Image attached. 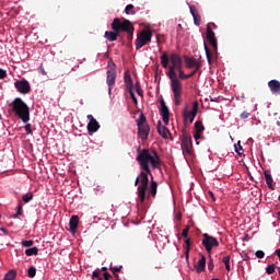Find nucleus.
I'll return each mask as SVG.
<instances>
[{"mask_svg":"<svg viewBox=\"0 0 280 280\" xmlns=\"http://www.w3.org/2000/svg\"><path fill=\"white\" fill-rule=\"evenodd\" d=\"M136 161H138L141 168L139 176L135 180V187H138V205H144L145 200L150 198V195L152 196V198H156L159 183L152 180L150 186V178H153L150 164L153 170H161V158L159 156V153H156V151L143 149L139 151Z\"/></svg>","mask_w":280,"mask_h":280,"instance_id":"obj_1","label":"nucleus"},{"mask_svg":"<svg viewBox=\"0 0 280 280\" xmlns=\"http://www.w3.org/2000/svg\"><path fill=\"white\" fill-rule=\"evenodd\" d=\"M166 75L171 80V89L174 95L175 106H180V98L183 97V83L180 82V80H178V77H176V69L174 68V66L168 67V72L166 73Z\"/></svg>","mask_w":280,"mask_h":280,"instance_id":"obj_2","label":"nucleus"},{"mask_svg":"<svg viewBox=\"0 0 280 280\" xmlns=\"http://www.w3.org/2000/svg\"><path fill=\"white\" fill-rule=\"evenodd\" d=\"M10 113H14L19 119L23 121V124H27L30 121V106L23 102L22 98H15L12 103L9 105Z\"/></svg>","mask_w":280,"mask_h":280,"instance_id":"obj_3","label":"nucleus"},{"mask_svg":"<svg viewBox=\"0 0 280 280\" xmlns=\"http://www.w3.org/2000/svg\"><path fill=\"white\" fill-rule=\"evenodd\" d=\"M121 25L122 22L119 18L114 19L112 23L113 31H106L104 38H106V40H109V43H115V40H117V38H119V36L121 35Z\"/></svg>","mask_w":280,"mask_h":280,"instance_id":"obj_4","label":"nucleus"},{"mask_svg":"<svg viewBox=\"0 0 280 280\" xmlns=\"http://www.w3.org/2000/svg\"><path fill=\"white\" fill-rule=\"evenodd\" d=\"M213 30H218V25L213 22L208 23L206 38L210 43L213 54H218V38Z\"/></svg>","mask_w":280,"mask_h":280,"instance_id":"obj_5","label":"nucleus"},{"mask_svg":"<svg viewBox=\"0 0 280 280\" xmlns=\"http://www.w3.org/2000/svg\"><path fill=\"white\" fill-rule=\"evenodd\" d=\"M180 140L183 154H188V156H191L194 154V144L191 142V136L187 133V130H183Z\"/></svg>","mask_w":280,"mask_h":280,"instance_id":"obj_6","label":"nucleus"},{"mask_svg":"<svg viewBox=\"0 0 280 280\" xmlns=\"http://www.w3.org/2000/svg\"><path fill=\"white\" fill-rule=\"evenodd\" d=\"M152 40V31L148 30V31H142L136 39V49L139 51V49H141V47H145V45H148V43H150Z\"/></svg>","mask_w":280,"mask_h":280,"instance_id":"obj_7","label":"nucleus"},{"mask_svg":"<svg viewBox=\"0 0 280 280\" xmlns=\"http://www.w3.org/2000/svg\"><path fill=\"white\" fill-rule=\"evenodd\" d=\"M202 246H205L207 253L211 254L214 247L220 246L218 238L209 235L208 233L202 234Z\"/></svg>","mask_w":280,"mask_h":280,"instance_id":"obj_8","label":"nucleus"},{"mask_svg":"<svg viewBox=\"0 0 280 280\" xmlns=\"http://www.w3.org/2000/svg\"><path fill=\"white\" fill-rule=\"evenodd\" d=\"M198 101H195L192 103V109L191 112L187 110V108H185L183 110V117L185 121H189V124H194V119H196V115H198Z\"/></svg>","mask_w":280,"mask_h":280,"instance_id":"obj_9","label":"nucleus"},{"mask_svg":"<svg viewBox=\"0 0 280 280\" xmlns=\"http://www.w3.org/2000/svg\"><path fill=\"white\" fill-rule=\"evenodd\" d=\"M117 80V70H115V63L108 65L107 70V79L106 83L109 86V93L113 91V86H115V81Z\"/></svg>","mask_w":280,"mask_h":280,"instance_id":"obj_10","label":"nucleus"},{"mask_svg":"<svg viewBox=\"0 0 280 280\" xmlns=\"http://www.w3.org/2000/svg\"><path fill=\"white\" fill-rule=\"evenodd\" d=\"M120 32H126L127 40H132V36H135V26L132 25V22L124 20Z\"/></svg>","mask_w":280,"mask_h":280,"instance_id":"obj_11","label":"nucleus"},{"mask_svg":"<svg viewBox=\"0 0 280 280\" xmlns=\"http://www.w3.org/2000/svg\"><path fill=\"white\" fill-rule=\"evenodd\" d=\"M15 89L19 91V93H22V95H27L30 91H32V86L30 85V82L27 80H20L14 83Z\"/></svg>","mask_w":280,"mask_h":280,"instance_id":"obj_12","label":"nucleus"},{"mask_svg":"<svg viewBox=\"0 0 280 280\" xmlns=\"http://www.w3.org/2000/svg\"><path fill=\"white\" fill-rule=\"evenodd\" d=\"M160 104H161L160 113H161L163 122L165 124V126H168L170 125V108L167 107V105H165L164 100H161Z\"/></svg>","mask_w":280,"mask_h":280,"instance_id":"obj_13","label":"nucleus"},{"mask_svg":"<svg viewBox=\"0 0 280 280\" xmlns=\"http://www.w3.org/2000/svg\"><path fill=\"white\" fill-rule=\"evenodd\" d=\"M89 124H88V131L93 135V132H97L100 130V122L97 119L93 117V115H88Z\"/></svg>","mask_w":280,"mask_h":280,"instance_id":"obj_14","label":"nucleus"},{"mask_svg":"<svg viewBox=\"0 0 280 280\" xmlns=\"http://www.w3.org/2000/svg\"><path fill=\"white\" fill-rule=\"evenodd\" d=\"M138 135L141 141H148V137L150 136V125H142L138 127Z\"/></svg>","mask_w":280,"mask_h":280,"instance_id":"obj_15","label":"nucleus"},{"mask_svg":"<svg viewBox=\"0 0 280 280\" xmlns=\"http://www.w3.org/2000/svg\"><path fill=\"white\" fill-rule=\"evenodd\" d=\"M206 268H207V258L205 257V255H202L201 259H199L197 265H195V270L197 275H200V272H205Z\"/></svg>","mask_w":280,"mask_h":280,"instance_id":"obj_16","label":"nucleus"},{"mask_svg":"<svg viewBox=\"0 0 280 280\" xmlns=\"http://www.w3.org/2000/svg\"><path fill=\"white\" fill-rule=\"evenodd\" d=\"M184 59H185L187 69H194V67L195 69H200V62H198L195 58L185 56Z\"/></svg>","mask_w":280,"mask_h":280,"instance_id":"obj_17","label":"nucleus"},{"mask_svg":"<svg viewBox=\"0 0 280 280\" xmlns=\"http://www.w3.org/2000/svg\"><path fill=\"white\" fill-rule=\"evenodd\" d=\"M268 86L273 95H280V82L271 80L268 82Z\"/></svg>","mask_w":280,"mask_h":280,"instance_id":"obj_18","label":"nucleus"},{"mask_svg":"<svg viewBox=\"0 0 280 280\" xmlns=\"http://www.w3.org/2000/svg\"><path fill=\"white\" fill-rule=\"evenodd\" d=\"M189 10H190V14L194 19L195 25H197V27H200L201 18H200V14H198V11L196 10V7L190 5Z\"/></svg>","mask_w":280,"mask_h":280,"instance_id":"obj_19","label":"nucleus"},{"mask_svg":"<svg viewBox=\"0 0 280 280\" xmlns=\"http://www.w3.org/2000/svg\"><path fill=\"white\" fill-rule=\"evenodd\" d=\"M69 224L70 233H75V231H78V224H80V218L78 215H72Z\"/></svg>","mask_w":280,"mask_h":280,"instance_id":"obj_20","label":"nucleus"},{"mask_svg":"<svg viewBox=\"0 0 280 280\" xmlns=\"http://www.w3.org/2000/svg\"><path fill=\"white\" fill-rule=\"evenodd\" d=\"M158 132L163 139H167V135H170V129L163 126L161 120L158 121Z\"/></svg>","mask_w":280,"mask_h":280,"instance_id":"obj_21","label":"nucleus"},{"mask_svg":"<svg viewBox=\"0 0 280 280\" xmlns=\"http://www.w3.org/2000/svg\"><path fill=\"white\" fill-rule=\"evenodd\" d=\"M170 60L172 62L171 67H175L176 65H180V62H183V58L176 52L171 54Z\"/></svg>","mask_w":280,"mask_h":280,"instance_id":"obj_22","label":"nucleus"},{"mask_svg":"<svg viewBox=\"0 0 280 280\" xmlns=\"http://www.w3.org/2000/svg\"><path fill=\"white\" fill-rule=\"evenodd\" d=\"M185 257H186V261H189V250H191V238H187L185 241Z\"/></svg>","mask_w":280,"mask_h":280,"instance_id":"obj_23","label":"nucleus"},{"mask_svg":"<svg viewBox=\"0 0 280 280\" xmlns=\"http://www.w3.org/2000/svg\"><path fill=\"white\" fill-rule=\"evenodd\" d=\"M125 84L127 91L132 90V78L130 77V72H125Z\"/></svg>","mask_w":280,"mask_h":280,"instance_id":"obj_24","label":"nucleus"},{"mask_svg":"<svg viewBox=\"0 0 280 280\" xmlns=\"http://www.w3.org/2000/svg\"><path fill=\"white\" fill-rule=\"evenodd\" d=\"M161 65L164 69H167V67H170V56L167 55V52H163V55L161 56Z\"/></svg>","mask_w":280,"mask_h":280,"instance_id":"obj_25","label":"nucleus"},{"mask_svg":"<svg viewBox=\"0 0 280 280\" xmlns=\"http://www.w3.org/2000/svg\"><path fill=\"white\" fill-rule=\"evenodd\" d=\"M148 119L145 118V115L143 113L140 114L139 118L137 119V126H148L147 124Z\"/></svg>","mask_w":280,"mask_h":280,"instance_id":"obj_26","label":"nucleus"},{"mask_svg":"<svg viewBox=\"0 0 280 280\" xmlns=\"http://www.w3.org/2000/svg\"><path fill=\"white\" fill-rule=\"evenodd\" d=\"M265 180L269 189H272V175H270V171H265Z\"/></svg>","mask_w":280,"mask_h":280,"instance_id":"obj_27","label":"nucleus"},{"mask_svg":"<svg viewBox=\"0 0 280 280\" xmlns=\"http://www.w3.org/2000/svg\"><path fill=\"white\" fill-rule=\"evenodd\" d=\"M27 257H33V255H38V247H31L25 250Z\"/></svg>","mask_w":280,"mask_h":280,"instance_id":"obj_28","label":"nucleus"},{"mask_svg":"<svg viewBox=\"0 0 280 280\" xmlns=\"http://www.w3.org/2000/svg\"><path fill=\"white\" fill-rule=\"evenodd\" d=\"M16 279V271L15 270H10L5 273L3 280H14Z\"/></svg>","mask_w":280,"mask_h":280,"instance_id":"obj_29","label":"nucleus"},{"mask_svg":"<svg viewBox=\"0 0 280 280\" xmlns=\"http://www.w3.org/2000/svg\"><path fill=\"white\" fill-rule=\"evenodd\" d=\"M22 200H23V202H25V203L32 202V200H34V194H33V192L24 194V195L22 196Z\"/></svg>","mask_w":280,"mask_h":280,"instance_id":"obj_30","label":"nucleus"},{"mask_svg":"<svg viewBox=\"0 0 280 280\" xmlns=\"http://www.w3.org/2000/svg\"><path fill=\"white\" fill-rule=\"evenodd\" d=\"M121 268H124V266H119V267H109V270H112V272L114 273L115 279H119V273L117 272H121Z\"/></svg>","mask_w":280,"mask_h":280,"instance_id":"obj_31","label":"nucleus"},{"mask_svg":"<svg viewBox=\"0 0 280 280\" xmlns=\"http://www.w3.org/2000/svg\"><path fill=\"white\" fill-rule=\"evenodd\" d=\"M195 130L196 132H205V125H202V121L197 120L195 122Z\"/></svg>","mask_w":280,"mask_h":280,"instance_id":"obj_32","label":"nucleus"},{"mask_svg":"<svg viewBox=\"0 0 280 280\" xmlns=\"http://www.w3.org/2000/svg\"><path fill=\"white\" fill-rule=\"evenodd\" d=\"M92 280H103L101 269H96V270L93 271Z\"/></svg>","mask_w":280,"mask_h":280,"instance_id":"obj_33","label":"nucleus"},{"mask_svg":"<svg viewBox=\"0 0 280 280\" xmlns=\"http://www.w3.org/2000/svg\"><path fill=\"white\" fill-rule=\"evenodd\" d=\"M125 13L126 14H137V11H135V5L133 4H128L126 8H125Z\"/></svg>","mask_w":280,"mask_h":280,"instance_id":"obj_34","label":"nucleus"},{"mask_svg":"<svg viewBox=\"0 0 280 280\" xmlns=\"http://www.w3.org/2000/svg\"><path fill=\"white\" fill-rule=\"evenodd\" d=\"M235 152L238 154V156H242L244 154V149L242 148V141L237 142V145H235Z\"/></svg>","mask_w":280,"mask_h":280,"instance_id":"obj_35","label":"nucleus"},{"mask_svg":"<svg viewBox=\"0 0 280 280\" xmlns=\"http://www.w3.org/2000/svg\"><path fill=\"white\" fill-rule=\"evenodd\" d=\"M275 270H277V266H275L273 264L267 266V268H266L267 275H275Z\"/></svg>","mask_w":280,"mask_h":280,"instance_id":"obj_36","label":"nucleus"},{"mask_svg":"<svg viewBox=\"0 0 280 280\" xmlns=\"http://www.w3.org/2000/svg\"><path fill=\"white\" fill-rule=\"evenodd\" d=\"M27 275L31 279H34V277H36V267H30L27 270Z\"/></svg>","mask_w":280,"mask_h":280,"instance_id":"obj_37","label":"nucleus"},{"mask_svg":"<svg viewBox=\"0 0 280 280\" xmlns=\"http://www.w3.org/2000/svg\"><path fill=\"white\" fill-rule=\"evenodd\" d=\"M22 246H24L25 248H31V246H34V241H22Z\"/></svg>","mask_w":280,"mask_h":280,"instance_id":"obj_38","label":"nucleus"},{"mask_svg":"<svg viewBox=\"0 0 280 280\" xmlns=\"http://www.w3.org/2000/svg\"><path fill=\"white\" fill-rule=\"evenodd\" d=\"M205 51H206L208 62L211 63V50H209V47L207 46V44H205Z\"/></svg>","mask_w":280,"mask_h":280,"instance_id":"obj_39","label":"nucleus"},{"mask_svg":"<svg viewBox=\"0 0 280 280\" xmlns=\"http://www.w3.org/2000/svg\"><path fill=\"white\" fill-rule=\"evenodd\" d=\"M128 93L135 104H139V101H137V96L135 95V91L128 90Z\"/></svg>","mask_w":280,"mask_h":280,"instance_id":"obj_40","label":"nucleus"},{"mask_svg":"<svg viewBox=\"0 0 280 280\" xmlns=\"http://www.w3.org/2000/svg\"><path fill=\"white\" fill-rule=\"evenodd\" d=\"M19 215H23V203H19L18 211L15 213V218H19Z\"/></svg>","mask_w":280,"mask_h":280,"instance_id":"obj_41","label":"nucleus"},{"mask_svg":"<svg viewBox=\"0 0 280 280\" xmlns=\"http://www.w3.org/2000/svg\"><path fill=\"white\" fill-rule=\"evenodd\" d=\"M135 86L138 95H140V97H143V90H141V85L139 84V82H137Z\"/></svg>","mask_w":280,"mask_h":280,"instance_id":"obj_42","label":"nucleus"},{"mask_svg":"<svg viewBox=\"0 0 280 280\" xmlns=\"http://www.w3.org/2000/svg\"><path fill=\"white\" fill-rule=\"evenodd\" d=\"M24 130L27 135H34V132L32 131V125L31 124H26L24 126Z\"/></svg>","mask_w":280,"mask_h":280,"instance_id":"obj_43","label":"nucleus"},{"mask_svg":"<svg viewBox=\"0 0 280 280\" xmlns=\"http://www.w3.org/2000/svg\"><path fill=\"white\" fill-rule=\"evenodd\" d=\"M189 78H191V75L185 74V71L182 70L179 72V80H189Z\"/></svg>","mask_w":280,"mask_h":280,"instance_id":"obj_44","label":"nucleus"},{"mask_svg":"<svg viewBox=\"0 0 280 280\" xmlns=\"http://www.w3.org/2000/svg\"><path fill=\"white\" fill-rule=\"evenodd\" d=\"M256 257L258 259H264V257H266V254L264 253V250H257L256 252Z\"/></svg>","mask_w":280,"mask_h":280,"instance_id":"obj_45","label":"nucleus"},{"mask_svg":"<svg viewBox=\"0 0 280 280\" xmlns=\"http://www.w3.org/2000/svg\"><path fill=\"white\" fill-rule=\"evenodd\" d=\"M8 78V72L3 69H0V80H5Z\"/></svg>","mask_w":280,"mask_h":280,"instance_id":"obj_46","label":"nucleus"},{"mask_svg":"<svg viewBox=\"0 0 280 280\" xmlns=\"http://www.w3.org/2000/svg\"><path fill=\"white\" fill-rule=\"evenodd\" d=\"M241 119H248L250 117V113L248 112H243L241 115H240Z\"/></svg>","mask_w":280,"mask_h":280,"instance_id":"obj_47","label":"nucleus"},{"mask_svg":"<svg viewBox=\"0 0 280 280\" xmlns=\"http://www.w3.org/2000/svg\"><path fill=\"white\" fill-rule=\"evenodd\" d=\"M173 67L176 71H178V73H180V71H183V61L180 63H177V65L173 66Z\"/></svg>","mask_w":280,"mask_h":280,"instance_id":"obj_48","label":"nucleus"},{"mask_svg":"<svg viewBox=\"0 0 280 280\" xmlns=\"http://www.w3.org/2000/svg\"><path fill=\"white\" fill-rule=\"evenodd\" d=\"M183 237H188L189 235V226H186L182 232Z\"/></svg>","mask_w":280,"mask_h":280,"instance_id":"obj_49","label":"nucleus"},{"mask_svg":"<svg viewBox=\"0 0 280 280\" xmlns=\"http://www.w3.org/2000/svg\"><path fill=\"white\" fill-rule=\"evenodd\" d=\"M223 264L229 265L231 262V256H224L222 259Z\"/></svg>","mask_w":280,"mask_h":280,"instance_id":"obj_50","label":"nucleus"},{"mask_svg":"<svg viewBox=\"0 0 280 280\" xmlns=\"http://www.w3.org/2000/svg\"><path fill=\"white\" fill-rule=\"evenodd\" d=\"M213 268H214V265H213V259H210L209 261H208V270H213Z\"/></svg>","mask_w":280,"mask_h":280,"instance_id":"obj_51","label":"nucleus"},{"mask_svg":"<svg viewBox=\"0 0 280 280\" xmlns=\"http://www.w3.org/2000/svg\"><path fill=\"white\" fill-rule=\"evenodd\" d=\"M200 137H202V132L196 131L195 135H194L195 141H198V139H200Z\"/></svg>","mask_w":280,"mask_h":280,"instance_id":"obj_52","label":"nucleus"},{"mask_svg":"<svg viewBox=\"0 0 280 280\" xmlns=\"http://www.w3.org/2000/svg\"><path fill=\"white\" fill-rule=\"evenodd\" d=\"M103 277H104L105 280L113 279V276H110V273H108V272H104Z\"/></svg>","mask_w":280,"mask_h":280,"instance_id":"obj_53","label":"nucleus"},{"mask_svg":"<svg viewBox=\"0 0 280 280\" xmlns=\"http://www.w3.org/2000/svg\"><path fill=\"white\" fill-rule=\"evenodd\" d=\"M38 71L42 73V75H47V71H45V68L43 66L38 68Z\"/></svg>","mask_w":280,"mask_h":280,"instance_id":"obj_54","label":"nucleus"},{"mask_svg":"<svg viewBox=\"0 0 280 280\" xmlns=\"http://www.w3.org/2000/svg\"><path fill=\"white\" fill-rule=\"evenodd\" d=\"M0 231H2V233H4V235H10V232L5 228H0Z\"/></svg>","mask_w":280,"mask_h":280,"instance_id":"obj_55","label":"nucleus"},{"mask_svg":"<svg viewBox=\"0 0 280 280\" xmlns=\"http://www.w3.org/2000/svg\"><path fill=\"white\" fill-rule=\"evenodd\" d=\"M198 68H195V70L191 72V73H189L188 75H190V78H194V75H196V73H198Z\"/></svg>","mask_w":280,"mask_h":280,"instance_id":"obj_56","label":"nucleus"},{"mask_svg":"<svg viewBox=\"0 0 280 280\" xmlns=\"http://www.w3.org/2000/svg\"><path fill=\"white\" fill-rule=\"evenodd\" d=\"M209 196L212 198V200H215V195H213V191H209Z\"/></svg>","mask_w":280,"mask_h":280,"instance_id":"obj_57","label":"nucleus"},{"mask_svg":"<svg viewBox=\"0 0 280 280\" xmlns=\"http://www.w3.org/2000/svg\"><path fill=\"white\" fill-rule=\"evenodd\" d=\"M176 219H177V220H183V214L177 213Z\"/></svg>","mask_w":280,"mask_h":280,"instance_id":"obj_58","label":"nucleus"},{"mask_svg":"<svg viewBox=\"0 0 280 280\" xmlns=\"http://www.w3.org/2000/svg\"><path fill=\"white\" fill-rule=\"evenodd\" d=\"M225 269L228 270V272H230L231 271V265L230 264L225 265Z\"/></svg>","mask_w":280,"mask_h":280,"instance_id":"obj_59","label":"nucleus"},{"mask_svg":"<svg viewBox=\"0 0 280 280\" xmlns=\"http://www.w3.org/2000/svg\"><path fill=\"white\" fill-rule=\"evenodd\" d=\"M100 270H101V272H106L108 270V268L107 267H103Z\"/></svg>","mask_w":280,"mask_h":280,"instance_id":"obj_60","label":"nucleus"},{"mask_svg":"<svg viewBox=\"0 0 280 280\" xmlns=\"http://www.w3.org/2000/svg\"><path fill=\"white\" fill-rule=\"evenodd\" d=\"M210 102H219L218 98H211Z\"/></svg>","mask_w":280,"mask_h":280,"instance_id":"obj_61","label":"nucleus"},{"mask_svg":"<svg viewBox=\"0 0 280 280\" xmlns=\"http://www.w3.org/2000/svg\"><path fill=\"white\" fill-rule=\"evenodd\" d=\"M277 215H278V220H280V211H279V212H277Z\"/></svg>","mask_w":280,"mask_h":280,"instance_id":"obj_62","label":"nucleus"},{"mask_svg":"<svg viewBox=\"0 0 280 280\" xmlns=\"http://www.w3.org/2000/svg\"><path fill=\"white\" fill-rule=\"evenodd\" d=\"M211 280H220V279H218V278H212Z\"/></svg>","mask_w":280,"mask_h":280,"instance_id":"obj_63","label":"nucleus"},{"mask_svg":"<svg viewBox=\"0 0 280 280\" xmlns=\"http://www.w3.org/2000/svg\"><path fill=\"white\" fill-rule=\"evenodd\" d=\"M178 27H179V28H182V27H183V25H182V24H178Z\"/></svg>","mask_w":280,"mask_h":280,"instance_id":"obj_64","label":"nucleus"}]
</instances>
